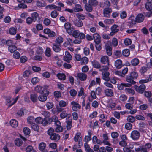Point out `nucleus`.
<instances>
[{
  "instance_id": "1",
  "label": "nucleus",
  "mask_w": 152,
  "mask_h": 152,
  "mask_svg": "<svg viewBox=\"0 0 152 152\" xmlns=\"http://www.w3.org/2000/svg\"><path fill=\"white\" fill-rule=\"evenodd\" d=\"M138 75L137 72H131L129 75L127 76L126 81L130 83V84H134L136 82L133 80L137 78Z\"/></svg>"
},
{
  "instance_id": "2",
  "label": "nucleus",
  "mask_w": 152,
  "mask_h": 152,
  "mask_svg": "<svg viewBox=\"0 0 152 152\" xmlns=\"http://www.w3.org/2000/svg\"><path fill=\"white\" fill-rule=\"evenodd\" d=\"M105 48L107 54L109 56H111L112 54V46L110 41H108L105 44Z\"/></svg>"
},
{
  "instance_id": "3",
  "label": "nucleus",
  "mask_w": 152,
  "mask_h": 152,
  "mask_svg": "<svg viewBox=\"0 0 152 152\" xmlns=\"http://www.w3.org/2000/svg\"><path fill=\"white\" fill-rule=\"evenodd\" d=\"M140 133L137 130L133 131L131 134V137L134 140H137L140 136Z\"/></svg>"
},
{
  "instance_id": "4",
  "label": "nucleus",
  "mask_w": 152,
  "mask_h": 152,
  "mask_svg": "<svg viewBox=\"0 0 152 152\" xmlns=\"http://www.w3.org/2000/svg\"><path fill=\"white\" fill-rule=\"evenodd\" d=\"M135 89L136 91L140 93H142L145 90L146 86L144 84H141L139 86L136 85L134 86Z\"/></svg>"
},
{
  "instance_id": "5",
  "label": "nucleus",
  "mask_w": 152,
  "mask_h": 152,
  "mask_svg": "<svg viewBox=\"0 0 152 152\" xmlns=\"http://www.w3.org/2000/svg\"><path fill=\"white\" fill-rule=\"evenodd\" d=\"M112 9L110 7L104 8L103 11V14L104 17L109 18L110 16V14L112 12Z\"/></svg>"
},
{
  "instance_id": "6",
  "label": "nucleus",
  "mask_w": 152,
  "mask_h": 152,
  "mask_svg": "<svg viewBox=\"0 0 152 152\" xmlns=\"http://www.w3.org/2000/svg\"><path fill=\"white\" fill-rule=\"evenodd\" d=\"M46 93L45 94H41L38 97V99L39 101L41 102H44L46 101L47 99V96L49 94V92L48 91H45Z\"/></svg>"
},
{
  "instance_id": "7",
  "label": "nucleus",
  "mask_w": 152,
  "mask_h": 152,
  "mask_svg": "<svg viewBox=\"0 0 152 152\" xmlns=\"http://www.w3.org/2000/svg\"><path fill=\"white\" fill-rule=\"evenodd\" d=\"M109 75V72L107 71H104L102 73V78L106 81H108L110 80Z\"/></svg>"
},
{
  "instance_id": "8",
  "label": "nucleus",
  "mask_w": 152,
  "mask_h": 152,
  "mask_svg": "<svg viewBox=\"0 0 152 152\" xmlns=\"http://www.w3.org/2000/svg\"><path fill=\"white\" fill-rule=\"evenodd\" d=\"M65 56L64 57V60L68 63H69L70 61L72 59V57L68 51L65 52Z\"/></svg>"
},
{
  "instance_id": "9",
  "label": "nucleus",
  "mask_w": 152,
  "mask_h": 152,
  "mask_svg": "<svg viewBox=\"0 0 152 152\" xmlns=\"http://www.w3.org/2000/svg\"><path fill=\"white\" fill-rule=\"evenodd\" d=\"M46 89V88L45 86L44 87L40 86H37L35 88V90L37 92L42 94L44 93L45 89Z\"/></svg>"
},
{
  "instance_id": "10",
  "label": "nucleus",
  "mask_w": 152,
  "mask_h": 152,
  "mask_svg": "<svg viewBox=\"0 0 152 152\" xmlns=\"http://www.w3.org/2000/svg\"><path fill=\"white\" fill-rule=\"evenodd\" d=\"M64 26L67 32L71 35L72 34V30H71L70 23L69 22L66 23L64 24Z\"/></svg>"
},
{
  "instance_id": "11",
  "label": "nucleus",
  "mask_w": 152,
  "mask_h": 152,
  "mask_svg": "<svg viewBox=\"0 0 152 152\" xmlns=\"http://www.w3.org/2000/svg\"><path fill=\"white\" fill-rule=\"evenodd\" d=\"M101 37L97 33H95L93 34V39L95 43L101 42Z\"/></svg>"
},
{
  "instance_id": "12",
  "label": "nucleus",
  "mask_w": 152,
  "mask_h": 152,
  "mask_svg": "<svg viewBox=\"0 0 152 152\" xmlns=\"http://www.w3.org/2000/svg\"><path fill=\"white\" fill-rule=\"evenodd\" d=\"M144 19V16L142 14H138L136 17V22L140 23L142 22Z\"/></svg>"
},
{
  "instance_id": "13",
  "label": "nucleus",
  "mask_w": 152,
  "mask_h": 152,
  "mask_svg": "<svg viewBox=\"0 0 152 152\" xmlns=\"http://www.w3.org/2000/svg\"><path fill=\"white\" fill-rule=\"evenodd\" d=\"M60 116L62 119L66 117L69 118L71 116V115L66 113V111H62L60 114Z\"/></svg>"
},
{
  "instance_id": "14",
  "label": "nucleus",
  "mask_w": 152,
  "mask_h": 152,
  "mask_svg": "<svg viewBox=\"0 0 152 152\" xmlns=\"http://www.w3.org/2000/svg\"><path fill=\"white\" fill-rule=\"evenodd\" d=\"M131 86V84L122 83L118 85V88L120 90H122L124 89V87H130Z\"/></svg>"
},
{
  "instance_id": "15",
  "label": "nucleus",
  "mask_w": 152,
  "mask_h": 152,
  "mask_svg": "<svg viewBox=\"0 0 152 152\" xmlns=\"http://www.w3.org/2000/svg\"><path fill=\"white\" fill-rule=\"evenodd\" d=\"M104 93L106 95L109 97H111L114 95V93L113 91L109 89H107L105 90Z\"/></svg>"
},
{
  "instance_id": "16",
  "label": "nucleus",
  "mask_w": 152,
  "mask_h": 152,
  "mask_svg": "<svg viewBox=\"0 0 152 152\" xmlns=\"http://www.w3.org/2000/svg\"><path fill=\"white\" fill-rule=\"evenodd\" d=\"M60 138V135L58 134H56V133H53V134L51 135L50 136V139L56 141L59 140Z\"/></svg>"
},
{
  "instance_id": "17",
  "label": "nucleus",
  "mask_w": 152,
  "mask_h": 152,
  "mask_svg": "<svg viewBox=\"0 0 152 152\" xmlns=\"http://www.w3.org/2000/svg\"><path fill=\"white\" fill-rule=\"evenodd\" d=\"M101 62L103 64H107L108 66L109 65L108 57L107 56H104L101 58Z\"/></svg>"
},
{
  "instance_id": "18",
  "label": "nucleus",
  "mask_w": 152,
  "mask_h": 152,
  "mask_svg": "<svg viewBox=\"0 0 152 152\" xmlns=\"http://www.w3.org/2000/svg\"><path fill=\"white\" fill-rule=\"evenodd\" d=\"M77 76L79 79L82 81L85 80L87 78L86 74L83 73H78Z\"/></svg>"
},
{
  "instance_id": "19",
  "label": "nucleus",
  "mask_w": 152,
  "mask_h": 152,
  "mask_svg": "<svg viewBox=\"0 0 152 152\" xmlns=\"http://www.w3.org/2000/svg\"><path fill=\"white\" fill-rule=\"evenodd\" d=\"M115 65L117 69L121 68L122 66V61L120 60H117L115 62Z\"/></svg>"
},
{
  "instance_id": "20",
  "label": "nucleus",
  "mask_w": 152,
  "mask_h": 152,
  "mask_svg": "<svg viewBox=\"0 0 152 152\" xmlns=\"http://www.w3.org/2000/svg\"><path fill=\"white\" fill-rule=\"evenodd\" d=\"M74 23L75 26L78 27H81L83 25L82 22L79 20H75Z\"/></svg>"
},
{
  "instance_id": "21",
  "label": "nucleus",
  "mask_w": 152,
  "mask_h": 152,
  "mask_svg": "<svg viewBox=\"0 0 152 152\" xmlns=\"http://www.w3.org/2000/svg\"><path fill=\"white\" fill-rule=\"evenodd\" d=\"M38 98L37 95L36 94H33L30 95V99L33 102H36L37 101Z\"/></svg>"
},
{
  "instance_id": "22",
  "label": "nucleus",
  "mask_w": 152,
  "mask_h": 152,
  "mask_svg": "<svg viewBox=\"0 0 152 152\" xmlns=\"http://www.w3.org/2000/svg\"><path fill=\"white\" fill-rule=\"evenodd\" d=\"M92 64L93 66L95 68L99 69L101 67V66L99 63L96 60H94L92 61Z\"/></svg>"
},
{
  "instance_id": "23",
  "label": "nucleus",
  "mask_w": 152,
  "mask_h": 152,
  "mask_svg": "<svg viewBox=\"0 0 152 152\" xmlns=\"http://www.w3.org/2000/svg\"><path fill=\"white\" fill-rule=\"evenodd\" d=\"M31 17L33 22H35L37 20V19L39 18V15L37 13L34 12L31 14Z\"/></svg>"
},
{
  "instance_id": "24",
  "label": "nucleus",
  "mask_w": 152,
  "mask_h": 152,
  "mask_svg": "<svg viewBox=\"0 0 152 152\" xmlns=\"http://www.w3.org/2000/svg\"><path fill=\"white\" fill-rule=\"evenodd\" d=\"M17 49V47L15 45H11L8 47V50L11 53L14 52Z\"/></svg>"
},
{
  "instance_id": "25",
  "label": "nucleus",
  "mask_w": 152,
  "mask_h": 152,
  "mask_svg": "<svg viewBox=\"0 0 152 152\" xmlns=\"http://www.w3.org/2000/svg\"><path fill=\"white\" fill-rule=\"evenodd\" d=\"M10 123L11 126L13 128H16L18 126V121L14 119L11 120Z\"/></svg>"
},
{
  "instance_id": "26",
  "label": "nucleus",
  "mask_w": 152,
  "mask_h": 152,
  "mask_svg": "<svg viewBox=\"0 0 152 152\" xmlns=\"http://www.w3.org/2000/svg\"><path fill=\"white\" fill-rule=\"evenodd\" d=\"M60 46L59 45H57L56 44L53 45V50L56 52H59L61 50Z\"/></svg>"
},
{
  "instance_id": "27",
  "label": "nucleus",
  "mask_w": 152,
  "mask_h": 152,
  "mask_svg": "<svg viewBox=\"0 0 152 152\" xmlns=\"http://www.w3.org/2000/svg\"><path fill=\"white\" fill-rule=\"evenodd\" d=\"M80 61L81 64H86L88 62V59L87 57H84L81 58Z\"/></svg>"
},
{
  "instance_id": "28",
  "label": "nucleus",
  "mask_w": 152,
  "mask_h": 152,
  "mask_svg": "<svg viewBox=\"0 0 152 152\" xmlns=\"http://www.w3.org/2000/svg\"><path fill=\"white\" fill-rule=\"evenodd\" d=\"M129 20L130 21L128 23V25L130 28H131L134 25L136 24V20H135L134 19H132V18L130 19Z\"/></svg>"
},
{
  "instance_id": "29",
  "label": "nucleus",
  "mask_w": 152,
  "mask_h": 152,
  "mask_svg": "<svg viewBox=\"0 0 152 152\" xmlns=\"http://www.w3.org/2000/svg\"><path fill=\"white\" fill-rule=\"evenodd\" d=\"M57 76L60 80H64L66 78V76L64 74L59 73L57 75Z\"/></svg>"
},
{
  "instance_id": "30",
  "label": "nucleus",
  "mask_w": 152,
  "mask_h": 152,
  "mask_svg": "<svg viewBox=\"0 0 152 152\" xmlns=\"http://www.w3.org/2000/svg\"><path fill=\"white\" fill-rule=\"evenodd\" d=\"M145 8L148 11H151L152 10V4L151 2H147L145 4Z\"/></svg>"
},
{
  "instance_id": "31",
  "label": "nucleus",
  "mask_w": 152,
  "mask_h": 152,
  "mask_svg": "<svg viewBox=\"0 0 152 152\" xmlns=\"http://www.w3.org/2000/svg\"><path fill=\"white\" fill-rule=\"evenodd\" d=\"M139 60L137 58L132 59L131 61V64L133 66L137 65L139 63Z\"/></svg>"
},
{
  "instance_id": "32",
  "label": "nucleus",
  "mask_w": 152,
  "mask_h": 152,
  "mask_svg": "<svg viewBox=\"0 0 152 152\" xmlns=\"http://www.w3.org/2000/svg\"><path fill=\"white\" fill-rule=\"evenodd\" d=\"M95 43V46L96 50L98 51H100L102 49L101 42H96Z\"/></svg>"
},
{
  "instance_id": "33",
  "label": "nucleus",
  "mask_w": 152,
  "mask_h": 152,
  "mask_svg": "<svg viewBox=\"0 0 152 152\" xmlns=\"http://www.w3.org/2000/svg\"><path fill=\"white\" fill-rule=\"evenodd\" d=\"M66 122L67 123V125L66 126L67 129L68 130H70L72 126V120H69L68 121H66Z\"/></svg>"
},
{
  "instance_id": "34",
  "label": "nucleus",
  "mask_w": 152,
  "mask_h": 152,
  "mask_svg": "<svg viewBox=\"0 0 152 152\" xmlns=\"http://www.w3.org/2000/svg\"><path fill=\"white\" fill-rule=\"evenodd\" d=\"M88 3L92 6H96L98 4V2L97 1L94 0H89Z\"/></svg>"
},
{
  "instance_id": "35",
  "label": "nucleus",
  "mask_w": 152,
  "mask_h": 152,
  "mask_svg": "<svg viewBox=\"0 0 152 152\" xmlns=\"http://www.w3.org/2000/svg\"><path fill=\"white\" fill-rule=\"evenodd\" d=\"M118 26L116 24L114 25L111 28V30L113 32H117L119 31V29L117 28Z\"/></svg>"
},
{
  "instance_id": "36",
  "label": "nucleus",
  "mask_w": 152,
  "mask_h": 152,
  "mask_svg": "<svg viewBox=\"0 0 152 152\" xmlns=\"http://www.w3.org/2000/svg\"><path fill=\"white\" fill-rule=\"evenodd\" d=\"M15 142L17 146H20L22 145L23 142L21 140L18 138L15 140Z\"/></svg>"
},
{
  "instance_id": "37",
  "label": "nucleus",
  "mask_w": 152,
  "mask_h": 152,
  "mask_svg": "<svg viewBox=\"0 0 152 152\" xmlns=\"http://www.w3.org/2000/svg\"><path fill=\"white\" fill-rule=\"evenodd\" d=\"M45 56L47 57H49L51 56V50L50 48H47L45 51Z\"/></svg>"
},
{
  "instance_id": "38",
  "label": "nucleus",
  "mask_w": 152,
  "mask_h": 152,
  "mask_svg": "<svg viewBox=\"0 0 152 152\" xmlns=\"http://www.w3.org/2000/svg\"><path fill=\"white\" fill-rule=\"evenodd\" d=\"M27 121L28 123L32 125L34 123V122L35 121V119L33 116H31L28 118Z\"/></svg>"
},
{
  "instance_id": "39",
  "label": "nucleus",
  "mask_w": 152,
  "mask_h": 152,
  "mask_svg": "<svg viewBox=\"0 0 152 152\" xmlns=\"http://www.w3.org/2000/svg\"><path fill=\"white\" fill-rule=\"evenodd\" d=\"M85 8L87 11L89 12H91L93 10L92 6L89 4L85 5Z\"/></svg>"
},
{
  "instance_id": "40",
  "label": "nucleus",
  "mask_w": 152,
  "mask_h": 152,
  "mask_svg": "<svg viewBox=\"0 0 152 152\" xmlns=\"http://www.w3.org/2000/svg\"><path fill=\"white\" fill-rule=\"evenodd\" d=\"M72 34L73 36L75 38H78L80 36V33L77 30L74 31L73 32L72 31V34Z\"/></svg>"
},
{
  "instance_id": "41",
  "label": "nucleus",
  "mask_w": 152,
  "mask_h": 152,
  "mask_svg": "<svg viewBox=\"0 0 152 152\" xmlns=\"http://www.w3.org/2000/svg\"><path fill=\"white\" fill-rule=\"evenodd\" d=\"M128 121L133 123L135 121V118L132 116H129L127 118Z\"/></svg>"
},
{
  "instance_id": "42",
  "label": "nucleus",
  "mask_w": 152,
  "mask_h": 152,
  "mask_svg": "<svg viewBox=\"0 0 152 152\" xmlns=\"http://www.w3.org/2000/svg\"><path fill=\"white\" fill-rule=\"evenodd\" d=\"M122 53L124 56L127 57L130 54L129 50L128 49H125L122 51Z\"/></svg>"
},
{
  "instance_id": "43",
  "label": "nucleus",
  "mask_w": 152,
  "mask_h": 152,
  "mask_svg": "<svg viewBox=\"0 0 152 152\" xmlns=\"http://www.w3.org/2000/svg\"><path fill=\"white\" fill-rule=\"evenodd\" d=\"M18 7L23 9L26 8L27 7V6L26 5L24 4H20L18 5V7H15V10H18Z\"/></svg>"
},
{
  "instance_id": "44",
  "label": "nucleus",
  "mask_w": 152,
  "mask_h": 152,
  "mask_svg": "<svg viewBox=\"0 0 152 152\" xmlns=\"http://www.w3.org/2000/svg\"><path fill=\"white\" fill-rule=\"evenodd\" d=\"M31 128L34 130L38 131L39 129V127L38 125L35 123L31 125Z\"/></svg>"
},
{
  "instance_id": "45",
  "label": "nucleus",
  "mask_w": 152,
  "mask_h": 152,
  "mask_svg": "<svg viewBox=\"0 0 152 152\" xmlns=\"http://www.w3.org/2000/svg\"><path fill=\"white\" fill-rule=\"evenodd\" d=\"M63 41V38L59 36L56 38V42L58 44L61 43Z\"/></svg>"
},
{
  "instance_id": "46",
  "label": "nucleus",
  "mask_w": 152,
  "mask_h": 152,
  "mask_svg": "<svg viewBox=\"0 0 152 152\" xmlns=\"http://www.w3.org/2000/svg\"><path fill=\"white\" fill-rule=\"evenodd\" d=\"M146 150L144 148L140 146L138 148H136L135 151L136 152H139L140 151L141 152H144Z\"/></svg>"
},
{
  "instance_id": "47",
  "label": "nucleus",
  "mask_w": 152,
  "mask_h": 152,
  "mask_svg": "<svg viewBox=\"0 0 152 152\" xmlns=\"http://www.w3.org/2000/svg\"><path fill=\"white\" fill-rule=\"evenodd\" d=\"M39 81V79L38 77H35L32 78L31 82L32 84L34 85L36 84Z\"/></svg>"
},
{
  "instance_id": "48",
  "label": "nucleus",
  "mask_w": 152,
  "mask_h": 152,
  "mask_svg": "<svg viewBox=\"0 0 152 152\" xmlns=\"http://www.w3.org/2000/svg\"><path fill=\"white\" fill-rule=\"evenodd\" d=\"M24 134L26 135H28L30 133V130L29 128L27 127H25L23 129Z\"/></svg>"
},
{
  "instance_id": "49",
  "label": "nucleus",
  "mask_w": 152,
  "mask_h": 152,
  "mask_svg": "<svg viewBox=\"0 0 152 152\" xmlns=\"http://www.w3.org/2000/svg\"><path fill=\"white\" fill-rule=\"evenodd\" d=\"M100 118L102 119H99V121L102 123H103L105 121V120L104 119H105L107 118L106 116L104 114H101L100 115Z\"/></svg>"
},
{
  "instance_id": "50",
  "label": "nucleus",
  "mask_w": 152,
  "mask_h": 152,
  "mask_svg": "<svg viewBox=\"0 0 152 152\" xmlns=\"http://www.w3.org/2000/svg\"><path fill=\"white\" fill-rule=\"evenodd\" d=\"M77 17L80 20H83L85 18L84 15L80 13H78L77 15Z\"/></svg>"
},
{
  "instance_id": "51",
  "label": "nucleus",
  "mask_w": 152,
  "mask_h": 152,
  "mask_svg": "<svg viewBox=\"0 0 152 152\" xmlns=\"http://www.w3.org/2000/svg\"><path fill=\"white\" fill-rule=\"evenodd\" d=\"M13 57L14 58L16 59H19L20 57V53L17 51L14 52L13 54Z\"/></svg>"
},
{
  "instance_id": "52",
  "label": "nucleus",
  "mask_w": 152,
  "mask_h": 152,
  "mask_svg": "<svg viewBox=\"0 0 152 152\" xmlns=\"http://www.w3.org/2000/svg\"><path fill=\"white\" fill-rule=\"evenodd\" d=\"M9 33L11 34L15 35L16 33V29L13 27L11 28L9 30Z\"/></svg>"
},
{
  "instance_id": "53",
  "label": "nucleus",
  "mask_w": 152,
  "mask_h": 152,
  "mask_svg": "<svg viewBox=\"0 0 152 152\" xmlns=\"http://www.w3.org/2000/svg\"><path fill=\"white\" fill-rule=\"evenodd\" d=\"M112 44L114 47L116 46L118 44V41L116 38H113L112 41Z\"/></svg>"
},
{
  "instance_id": "54",
  "label": "nucleus",
  "mask_w": 152,
  "mask_h": 152,
  "mask_svg": "<svg viewBox=\"0 0 152 152\" xmlns=\"http://www.w3.org/2000/svg\"><path fill=\"white\" fill-rule=\"evenodd\" d=\"M131 40L129 38H126L124 40V43L126 45H129L131 44Z\"/></svg>"
},
{
  "instance_id": "55",
  "label": "nucleus",
  "mask_w": 152,
  "mask_h": 152,
  "mask_svg": "<svg viewBox=\"0 0 152 152\" xmlns=\"http://www.w3.org/2000/svg\"><path fill=\"white\" fill-rule=\"evenodd\" d=\"M127 16L126 12L125 11H123L120 14V16L121 19L126 18Z\"/></svg>"
},
{
  "instance_id": "56",
  "label": "nucleus",
  "mask_w": 152,
  "mask_h": 152,
  "mask_svg": "<svg viewBox=\"0 0 152 152\" xmlns=\"http://www.w3.org/2000/svg\"><path fill=\"white\" fill-rule=\"evenodd\" d=\"M46 146V145L45 143L44 142H41L39 145V149L40 150H43L45 148Z\"/></svg>"
},
{
  "instance_id": "57",
  "label": "nucleus",
  "mask_w": 152,
  "mask_h": 152,
  "mask_svg": "<svg viewBox=\"0 0 152 152\" xmlns=\"http://www.w3.org/2000/svg\"><path fill=\"white\" fill-rule=\"evenodd\" d=\"M71 104L73 106L78 108L79 109H80L81 108V106L78 103H77L74 101L72 102H71Z\"/></svg>"
},
{
  "instance_id": "58",
  "label": "nucleus",
  "mask_w": 152,
  "mask_h": 152,
  "mask_svg": "<svg viewBox=\"0 0 152 152\" xmlns=\"http://www.w3.org/2000/svg\"><path fill=\"white\" fill-rule=\"evenodd\" d=\"M46 106L48 109H51L53 107V104L52 102H47Z\"/></svg>"
},
{
  "instance_id": "59",
  "label": "nucleus",
  "mask_w": 152,
  "mask_h": 152,
  "mask_svg": "<svg viewBox=\"0 0 152 152\" xmlns=\"http://www.w3.org/2000/svg\"><path fill=\"white\" fill-rule=\"evenodd\" d=\"M80 135L81 133L80 132H77L74 137V141L75 142H77Z\"/></svg>"
},
{
  "instance_id": "60",
  "label": "nucleus",
  "mask_w": 152,
  "mask_h": 152,
  "mask_svg": "<svg viewBox=\"0 0 152 152\" xmlns=\"http://www.w3.org/2000/svg\"><path fill=\"white\" fill-rule=\"evenodd\" d=\"M84 147L85 150L87 152H90L91 148H90L88 144L87 143L84 144Z\"/></svg>"
},
{
  "instance_id": "61",
  "label": "nucleus",
  "mask_w": 152,
  "mask_h": 152,
  "mask_svg": "<svg viewBox=\"0 0 152 152\" xmlns=\"http://www.w3.org/2000/svg\"><path fill=\"white\" fill-rule=\"evenodd\" d=\"M54 94L55 97L58 98L61 96V93L58 91H55L54 93Z\"/></svg>"
},
{
  "instance_id": "62",
  "label": "nucleus",
  "mask_w": 152,
  "mask_h": 152,
  "mask_svg": "<svg viewBox=\"0 0 152 152\" xmlns=\"http://www.w3.org/2000/svg\"><path fill=\"white\" fill-rule=\"evenodd\" d=\"M132 128V125L129 123H127L125 125V128L127 130H130Z\"/></svg>"
},
{
  "instance_id": "63",
  "label": "nucleus",
  "mask_w": 152,
  "mask_h": 152,
  "mask_svg": "<svg viewBox=\"0 0 152 152\" xmlns=\"http://www.w3.org/2000/svg\"><path fill=\"white\" fill-rule=\"evenodd\" d=\"M119 135L118 133L116 132H113L111 133L112 137L113 138H116Z\"/></svg>"
},
{
  "instance_id": "64",
  "label": "nucleus",
  "mask_w": 152,
  "mask_h": 152,
  "mask_svg": "<svg viewBox=\"0 0 152 152\" xmlns=\"http://www.w3.org/2000/svg\"><path fill=\"white\" fill-rule=\"evenodd\" d=\"M43 22L44 23L45 25L48 26L50 24L51 22V21L49 19L47 18H46L44 19Z\"/></svg>"
}]
</instances>
